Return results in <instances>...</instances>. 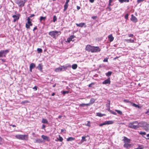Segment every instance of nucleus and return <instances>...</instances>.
<instances>
[{
	"instance_id": "38",
	"label": "nucleus",
	"mask_w": 149,
	"mask_h": 149,
	"mask_svg": "<svg viewBox=\"0 0 149 149\" xmlns=\"http://www.w3.org/2000/svg\"><path fill=\"white\" fill-rule=\"evenodd\" d=\"M29 102L28 100H25L24 101H22L21 102V104H24L25 103H29Z\"/></svg>"
},
{
	"instance_id": "41",
	"label": "nucleus",
	"mask_w": 149,
	"mask_h": 149,
	"mask_svg": "<svg viewBox=\"0 0 149 149\" xmlns=\"http://www.w3.org/2000/svg\"><path fill=\"white\" fill-rule=\"evenodd\" d=\"M46 19L45 17H43L42 16H41L40 17V21H42V20H45Z\"/></svg>"
},
{
	"instance_id": "40",
	"label": "nucleus",
	"mask_w": 149,
	"mask_h": 149,
	"mask_svg": "<svg viewBox=\"0 0 149 149\" xmlns=\"http://www.w3.org/2000/svg\"><path fill=\"white\" fill-rule=\"evenodd\" d=\"M69 91H63L62 92V94L63 95H65V94H68L69 93Z\"/></svg>"
},
{
	"instance_id": "8",
	"label": "nucleus",
	"mask_w": 149,
	"mask_h": 149,
	"mask_svg": "<svg viewBox=\"0 0 149 149\" xmlns=\"http://www.w3.org/2000/svg\"><path fill=\"white\" fill-rule=\"evenodd\" d=\"M114 123L113 121L112 120H109L107 121H105L102 123L100 124L99 125V126L100 127L104 125H106L111 124Z\"/></svg>"
},
{
	"instance_id": "57",
	"label": "nucleus",
	"mask_w": 149,
	"mask_h": 149,
	"mask_svg": "<svg viewBox=\"0 0 149 149\" xmlns=\"http://www.w3.org/2000/svg\"><path fill=\"white\" fill-rule=\"evenodd\" d=\"M45 127V126L44 125H42V129H44Z\"/></svg>"
},
{
	"instance_id": "30",
	"label": "nucleus",
	"mask_w": 149,
	"mask_h": 149,
	"mask_svg": "<svg viewBox=\"0 0 149 149\" xmlns=\"http://www.w3.org/2000/svg\"><path fill=\"white\" fill-rule=\"evenodd\" d=\"M77 65L76 64H74L72 65V68L73 69H75L77 68Z\"/></svg>"
},
{
	"instance_id": "31",
	"label": "nucleus",
	"mask_w": 149,
	"mask_h": 149,
	"mask_svg": "<svg viewBox=\"0 0 149 149\" xmlns=\"http://www.w3.org/2000/svg\"><path fill=\"white\" fill-rule=\"evenodd\" d=\"M131 104H132V106L134 107H137L139 108H140V106H139V105H138L137 104H136L135 103H133L132 102Z\"/></svg>"
},
{
	"instance_id": "52",
	"label": "nucleus",
	"mask_w": 149,
	"mask_h": 149,
	"mask_svg": "<svg viewBox=\"0 0 149 149\" xmlns=\"http://www.w3.org/2000/svg\"><path fill=\"white\" fill-rule=\"evenodd\" d=\"M38 87L37 86H35L33 88V89L35 90L36 91L37 90V89Z\"/></svg>"
},
{
	"instance_id": "24",
	"label": "nucleus",
	"mask_w": 149,
	"mask_h": 149,
	"mask_svg": "<svg viewBox=\"0 0 149 149\" xmlns=\"http://www.w3.org/2000/svg\"><path fill=\"white\" fill-rule=\"evenodd\" d=\"M42 122L43 123L48 124V121L46 119L43 118L42 120Z\"/></svg>"
},
{
	"instance_id": "25",
	"label": "nucleus",
	"mask_w": 149,
	"mask_h": 149,
	"mask_svg": "<svg viewBox=\"0 0 149 149\" xmlns=\"http://www.w3.org/2000/svg\"><path fill=\"white\" fill-rule=\"evenodd\" d=\"M107 101L109 102V103L106 104V107H107L108 109L109 110L110 101L109 100H108Z\"/></svg>"
},
{
	"instance_id": "26",
	"label": "nucleus",
	"mask_w": 149,
	"mask_h": 149,
	"mask_svg": "<svg viewBox=\"0 0 149 149\" xmlns=\"http://www.w3.org/2000/svg\"><path fill=\"white\" fill-rule=\"evenodd\" d=\"M97 115L99 117H102L105 116V114H102L101 113L99 112L96 113Z\"/></svg>"
},
{
	"instance_id": "5",
	"label": "nucleus",
	"mask_w": 149,
	"mask_h": 149,
	"mask_svg": "<svg viewBox=\"0 0 149 149\" xmlns=\"http://www.w3.org/2000/svg\"><path fill=\"white\" fill-rule=\"evenodd\" d=\"M27 22L26 23L25 25L27 29H30V26H32L33 25L31 22L32 20H31L29 17H28L27 19Z\"/></svg>"
},
{
	"instance_id": "17",
	"label": "nucleus",
	"mask_w": 149,
	"mask_h": 149,
	"mask_svg": "<svg viewBox=\"0 0 149 149\" xmlns=\"http://www.w3.org/2000/svg\"><path fill=\"white\" fill-rule=\"evenodd\" d=\"M132 145L131 144H129L127 143H125L123 145V146L126 148H128L131 147Z\"/></svg>"
},
{
	"instance_id": "50",
	"label": "nucleus",
	"mask_w": 149,
	"mask_h": 149,
	"mask_svg": "<svg viewBox=\"0 0 149 149\" xmlns=\"http://www.w3.org/2000/svg\"><path fill=\"white\" fill-rule=\"evenodd\" d=\"M95 84V83H92L90 84H89L88 85V87H92V85H94Z\"/></svg>"
},
{
	"instance_id": "47",
	"label": "nucleus",
	"mask_w": 149,
	"mask_h": 149,
	"mask_svg": "<svg viewBox=\"0 0 149 149\" xmlns=\"http://www.w3.org/2000/svg\"><path fill=\"white\" fill-rule=\"evenodd\" d=\"M3 141V139L0 136V144H2Z\"/></svg>"
},
{
	"instance_id": "21",
	"label": "nucleus",
	"mask_w": 149,
	"mask_h": 149,
	"mask_svg": "<svg viewBox=\"0 0 149 149\" xmlns=\"http://www.w3.org/2000/svg\"><path fill=\"white\" fill-rule=\"evenodd\" d=\"M86 136H82L81 138L82 139L81 140L80 142V143H79V144H81V143H82L84 141H86Z\"/></svg>"
},
{
	"instance_id": "62",
	"label": "nucleus",
	"mask_w": 149,
	"mask_h": 149,
	"mask_svg": "<svg viewBox=\"0 0 149 149\" xmlns=\"http://www.w3.org/2000/svg\"><path fill=\"white\" fill-rule=\"evenodd\" d=\"M129 0H125L124 1V2H129Z\"/></svg>"
},
{
	"instance_id": "15",
	"label": "nucleus",
	"mask_w": 149,
	"mask_h": 149,
	"mask_svg": "<svg viewBox=\"0 0 149 149\" xmlns=\"http://www.w3.org/2000/svg\"><path fill=\"white\" fill-rule=\"evenodd\" d=\"M76 25L77 26L82 27L84 26L85 27H86V26L85 25V24L84 23H81L79 24L76 23Z\"/></svg>"
},
{
	"instance_id": "28",
	"label": "nucleus",
	"mask_w": 149,
	"mask_h": 149,
	"mask_svg": "<svg viewBox=\"0 0 149 149\" xmlns=\"http://www.w3.org/2000/svg\"><path fill=\"white\" fill-rule=\"evenodd\" d=\"M127 42H131V43H133L134 42V40H132V39H126L125 40Z\"/></svg>"
},
{
	"instance_id": "59",
	"label": "nucleus",
	"mask_w": 149,
	"mask_h": 149,
	"mask_svg": "<svg viewBox=\"0 0 149 149\" xmlns=\"http://www.w3.org/2000/svg\"><path fill=\"white\" fill-rule=\"evenodd\" d=\"M94 0H89V1L91 3H93L94 2Z\"/></svg>"
},
{
	"instance_id": "34",
	"label": "nucleus",
	"mask_w": 149,
	"mask_h": 149,
	"mask_svg": "<svg viewBox=\"0 0 149 149\" xmlns=\"http://www.w3.org/2000/svg\"><path fill=\"white\" fill-rule=\"evenodd\" d=\"M95 100L94 98H91L90 100V102L92 104L95 102Z\"/></svg>"
},
{
	"instance_id": "44",
	"label": "nucleus",
	"mask_w": 149,
	"mask_h": 149,
	"mask_svg": "<svg viewBox=\"0 0 149 149\" xmlns=\"http://www.w3.org/2000/svg\"><path fill=\"white\" fill-rule=\"evenodd\" d=\"M139 134L142 135H145L146 134L145 132H140L139 133Z\"/></svg>"
},
{
	"instance_id": "37",
	"label": "nucleus",
	"mask_w": 149,
	"mask_h": 149,
	"mask_svg": "<svg viewBox=\"0 0 149 149\" xmlns=\"http://www.w3.org/2000/svg\"><path fill=\"white\" fill-rule=\"evenodd\" d=\"M37 51L38 53H41L42 52V49L40 48H38L37 49Z\"/></svg>"
},
{
	"instance_id": "18",
	"label": "nucleus",
	"mask_w": 149,
	"mask_h": 149,
	"mask_svg": "<svg viewBox=\"0 0 149 149\" xmlns=\"http://www.w3.org/2000/svg\"><path fill=\"white\" fill-rule=\"evenodd\" d=\"M41 137L44 140L48 141L50 140L49 137L47 136H45L43 135H42Z\"/></svg>"
},
{
	"instance_id": "51",
	"label": "nucleus",
	"mask_w": 149,
	"mask_h": 149,
	"mask_svg": "<svg viewBox=\"0 0 149 149\" xmlns=\"http://www.w3.org/2000/svg\"><path fill=\"white\" fill-rule=\"evenodd\" d=\"M108 58H106L104 59L103 61L104 62H107L108 61Z\"/></svg>"
},
{
	"instance_id": "64",
	"label": "nucleus",
	"mask_w": 149,
	"mask_h": 149,
	"mask_svg": "<svg viewBox=\"0 0 149 149\" xmlns=\"http://www.w3.org/2000/svg\"><path fill=\"white\" fill-rule=\"evenodd\" d=\"M1 60L3 62H5L6 61L4 59H1Z\"/></svg>"
},
{
	"instance_id": "54",
	"label": "nucleus",
	"mask_w": 149,
	"mask_h": 149,
	"mask_svg": "<svg viewBox=\"0 0 149 149\" xmlns=\"http://www.w3.org/2000/svg\"><path fill=\"white\" fill-rule=\"evenodd\" d=\"M86 104V106H90L91 104L90 103V102L89 103H88V104Z\"/></svg>"
},
{
	"instance_id": "60",
	"label": "nucleus",
	"mask_w": 149,
	"mask_h": 149,
	"mask_svg": "<svg viewBox=\"0 0 149 149\" xmlns=\"http://www.w3.org/2000/svg\"><path fill=\"white\" fill-rule=\"evenodd\" d=\"M77 10H79L80 8V7L79 6H77Z\"/></svg>"
},
{
	"instance_id": "6",
	"label": "nucleus",
	"mask_w": 149,
	"mask_h": 149,
	"mask_svg": "<svg viewBox=\"0 0 149 149\" xmlns=\"http://www.w3.org/2000/svg\"><path fill=\"white\" fill-rule=\"evenodd\" d=\"M9 50L6 49L5 50H1L0 51V57H6V54L9 52Z\"/></svg>"
},
{
	"instance_id": "56",
	"label": "nucleus",
	"mask_w": 149,
	"mask_h": 149,
	"mask_svg": "<svg viewBox=\"0 0 149 149\" xmlns=\"http://www.w3.org/2000/svg\"><path fill=\"white\" fill-rule=\"evenodd\" d=\"M34 15L33 14H31L29 17H29V19H30V18H31L32 17L34 16Z\"/></svg>"
},
{
	"instance_id": "10",
	"label": "nucleus",
	"mask_w": 149,
	"mask_h": 149,
	"mask_svg": "<svg viewBox=\"0 0 149 149\" xmlns=\"http://www.w3.org/2000/svg\"><path fill=\"white\" fill-rule=\"evenodd\" d=\"M20 15L19 14H17V15H14L12 17L14 18L13 22H15L17 20L19 19V18Z\"/></svg>"
},
{
	"instance_id": "39",
	"label": "nucleus",
	"mask_w": 149,
	"mask_h": 149,
	"mask_svg": "<svg viewBox=\"0 0 149 149\" xmlns=\"http://www.w3.org/2000/svg\"><path fill=\"white\" fill-rule=\"evenodd\" d=\"M57 20V17L56 15H54L53 17V22H55Z\"/></svg>"
},
{
	"instance_id": "55",
	"label": "nucleus",
	"mask_w": 149,
	"mask_h": 149,
	"mask_svg": "<svg viewBox=\"0 0 149 149\" xmlns=\"http://www.w3.org/2000/svg\"><path fill=\"white\" fill-rule=\"evenodd\" d=\"M121 3H123V2H124V1L125 0H118Z\"/></svg>"
},
{
	"instance_id": "1",
	"label": "nucleus",
	"mask_w": 149,
	"mask_h": 149,
	"mask_svg": "<svg viewBox=\"0 0 149 149\" xmlns=\"http://www.w3.org/2000/svg\"><path fill=\"white\" fill-rule=\"evenodd\" d=\"M148 125L146 122H142L138 123L137 121H136L129 123L128 125V127L131 128L136 129L139 128V127H144Z\"/></svg>"
},
{
	"instance_id": "46",
	"label": "nucleus",
	"mask_w": 149,
	"mask_h": 149,
	"mask_svg": "<svg viewBox=\"0 0 149 149\" xmlns=\"http://www.w3.org/2000/svg\"><path fill=\"white\" fill-rule=\"evenodd\" d=\"M79 106L80 107H84L86 106L85 104H81L79 105Z\"/></svg>"
},
{
	"instance_id": "36",
	"label": "nucleus",
	"mask_w": 149,
	"mask_h": 149,
	"mask_svg": "<svg viewBox=\"0 0 149 149\" xmlns=\"http://www.w3.org/2000/svg\"><path fill=\"white\" fill-rule=\"evenodd\" d=\"M143 146L142 145H140L138 146V148H135L134 149H143Z\"/></svg>"
},
{
	"instance_id": "13",
	"label": "nucleus",
	"mask_w": 149,
	"mask_h": 149,
	"mask_svg": "<svg viewBox=\"0 0 149 149\" xmlns=\"http://www.w3.org/2000/svg\"><path fill=\"white\" fill-rule=\"evenodd\" d=\"M111 83L110 78H108L107 79L105 80L102 82L103 84H110Z\"/></svg>"
},
{
	"instance_id": "4",
	"label": "nucleus",
	"mask_w": 149,
	"mask_h": 149,
	"mask_svg": "<svg viewBox=\"0 0 149 149\" xmlns=\"http://www.w3.org/2000/svg\"><path fill=\"white\" fill-rule=\"evenodd\" d=\"M26 2L25 0H17L15 1V3L20 7L24 6Z\"/></svg>"
},
{
	"instance_id": "49",
	"label": "nucleus",
	"mask_w": 149,
	"mask_h": 149,
	"mask_svg": "<svg viewBox=\"0 0 149 149\" xmlns=\"http://www.w3.org/2000/svg\"><path fill=\"white\" fill-rule=\"evenodd\" d=\"M110 111L113 114H114V115H116V113L114 112L113 111H112V110H110Z\"/></svg>"
},
{
	"instance_id": "35",
	"label": "nucleus",
	"mask_w": 149,
	"mask_h": 149,
	"mask_svg": "<svg viewBox=\"0 0 149 149\" xmlns=\"http://www.w3.org/2000/svg\"><path fill=\"white\" fill-rule=\"evenodd\" d=\"M115 111L116 112H117V113L118 114H120V115H122V114H123V113H122V112L121 111H120V110H118L116 109V110H115Z\"/></svg>"
},
{
	"instance_id": "20",
	"label": "nucleus",
	"mask_w": 149,
	"mask_h": 149,
	"mask_svg": "<svg viewBox=\"0 0 149 149\" xmlns=\"http://www.w3.org/2000/svg\"><path fill=\"white\" fill-rule=\"evenodd\" d=\"M108 38L110 42L112 41L114 39V37L113 36L112 34L109 35L108 36Z\"/></svg>"
},
{
	"instance_id": "12",
	"label": "nucleus",
	"mask_w": 149,
	"mask_h": 149,
	"mask_svg": "<svg viewBox=\"0 0 149 149\" xmlns=\"http://www.w3.org/2000/svg\"><path fill=\"white\" fill-rule=\"evenodd\" d=\"M36 67V65L33 63H31L29 66V71L30 72H32V70L34 68Z\"/></svg>"
},
{
	"instance_id": "2",
	"label": "nucleus",
	"mask_w": 149,
	"mask_h": 149,
	"mask_svg": "<svg viewBox=\"0 0 149 149\" xmlns=\"http://www.w3.org/2000/svg\"><path fill=\"white\" fill-rule=\"evenodd\" d=\"M61 33V32L60 31H54L49 32V34L53 38L56 39V38Z\"/></svg>"
},
{
	"instance_id": "61",
	"label": "nucleus",
	"mask_w": 149,
	"mask_h": 149,
	"mask_svg": "<svg viewBox=\"0 0 149 149\" xmlns=\"http://www.w3.org/2000/svg\"><path fill=\"white\" fill-rule=\"evenodd\" d=\"M97 17L96 16H93L92 17L93 19H95Z\"/></svg>"
},
{
	"instance_id": "19",
	"label": "nucleus",
	"mask_w": 149,
	"mask_h": 149,
	"mask_svg": "<svg viewBox=\"0 0 149 149\" xmlns=\"http://www.w3.org/2000/svg\"><path fill=\"white\" fill-rule=\"evenodd\" d=\"M37 68L40 71H42V64L40 63L39 64L38 66L37 67Z\"/></svg>"
},
{
	"instance_id": "16",
	"label": "nucleus",
	"mask_w": 149,
	"mask_h": 149,
	"mask_svg": "<svg viewBox=\"0 0 149 149\" xmlns=\"http://www.w3.org/2000/svg\"><path fill=\"white\" fill-rule=\"evenodd\" d=\"M123 140L124 143H130L131 141L130 139L127 138L125 136L123 137Z\"/></svg>"
},
{
	"instance_id": "48",
	"label": "nucleus",
	"mask_w": 149,
	"mask_h": 149,
	"mask_svg": "<svg viewBox=\"0 0 149 149\" xmlns=\"http://www.w3.org/2000/svg\"><path fill=\"white\" fill-rule=\"evenodd\" d=\"M125 18L126 19H127L128 18V14H126L125 16Z\"/></svg>"
},
{
	"instance_id": "43",
	"label": "nucleus",
	"mask_w": 149,
	"mask_h": 149,
	"mask_svg": "<svg viewBox=\"0 0 149 149\" xmlns=\"http://www.w3.org/2000/svg\"><path fill=\"white\" fill-rule=\"evenodd\" d=\"M87 123L85 125H86L88 126V127H90L91 126V123L89 121H87Z\"/></svg>"
},
{
	"instance_id": "3",
	"label": "nucleus",
	"mask_w": 149,
	"mask_h": 149,
	"mask_svg": "<svg viewBox=\"0 0 149 149\" xmlns=\"http://www.w3.org/2000/svg\"><path fill=\"white\" fill-rule=\"evenodd\" d=\"M15 137L19 139L24 140L27 141L28 139L29 136L28 135H21V134H17L15 136Z\"/></svg>"
},
{
	"instance_id": "33",
	"label": "nucleus",
	"mask_w": 149,
	"mask_h": 149,
	"mask_svg": "<svg viewBox=\"0 0 149 149\" xmlns=\"http://www.w3.org/2000/svg\"><path fill=\"white\" fill-rule=\"evenodd\" d=\"M112 74V72L111 71H109L108 72L106 73V75L108 77L110 76Z\"/></svg>"
},
{
	"instance_id": "11",
	"label": "nucleus",
	"mask_w": 149,
	"mask_h": 149,
	"mask_svg": "<svg viewBox=\"0 0 149 149\" xmlns=\"http://www.w3.org/2000/svg\"><path fill=\"white\" fill-rule=\"evenodd\" d=\"M131 20L135 23L136 22L138 21L137 18L133 14L131 15Z\"/></svg>"
},
{
	"instance_id": "42",
	"label": "nucleus",
	"mask_w": 149,
	"mask_h": 149,
	"mask_svg": "<svg viewBox=\"0 0 149 149\" xmlns=\"http://www.w3.org/2000/svg\"><path fill=\"white\" fill-rule=\"evenodd\" d=\"M123 101L125 103H130L131 104H132V102H130L129 100H124Z\"/></svg>"
},
{
	"instance_id": "9",
	"label": "nucleus",
	"mask_w": 149,
	"mask_h": 149,
	"mask_svg": "<svg viewBox=\"0 0 149 149\" xmlns=\"http://www.w3.org/2000/svg\"><path fill=\"white\" fill-rule=\"evenodd\" d=\"M92 46L90 45H88L86 46L85 49L88 52H91Z\"/></svg>"
},
{
	"instance_id": "32",
	"label": "nucleus",
	"mask_w": 149,
	"mask_h": 149,
	"mask_svg": "<svg viewBox=\"0 0 149 149\" xmlns=\"http://www.w3.org/2000/svg\"><path fill=\"white\" fill-rule=\"evenodd\" d=\"M58 140L60 142H62L63 141V138L60 135H59L58 138H57Z\"/></svg>"
},
{
	"instance_id": "27",
	"label": "nucleus",
	"mask_w": 149,
	"mask_h": 149,
	"mask_svg": "<svg viewBox=\"0 0 149 149\" xmlns=\"http://www.w3.org/2000/svg\"><path fill=\"white\" fill-rule=\"evenodd\" d=\"M68 4L65 3L64 6V9H63V11H65L68 7Z\"/></svg>"
},
{
	"instance_id": "22",
	"label": "nucleus",
	"mask_w": 149,
	"mask_h": 149,
	"mask_svg": "<svg viewBox=\"0 0 149 149\" xmlns=\"http://www.w3.org/2000/svg\"><path fill=\"white\" fill-rule=\"evenodd\" d=\"M62 69H63V68H60V67L58 68H56L55 69V71L56 72H59L60 71H61L62 70Z\"/></svg>"
},
{
	"instance_id": "23",
	"label": "nucleus",
	"mask_w": 149,
	"mask_h": 149,
	"mask_svg": "<svg viewBox=\"0 0 149 149\" xmlns=\"http://www.w3.org/2000/svg\"><path fill=\"white\" fill-rule=\"evenodd\" d=\"M75 139L74 138L72 137H69L67 138V141H71L73 140H74Z\"/></svg>"
},
{
	"instance_id": "53",
	"label": "nucleus",
	"mask_w": 149,
	"mask_h": 149,
	"mask_svg": "<svg viewBox=\"0 0 149 149\" xmlns=\"http://www.w3.org/2000/svg\"><path fill=\"white\" fill-rule=\"evenodd\" d=\"M133 35L132 34H130L128 35V36L129 37H133Z\"/></svg>"
},
{
	"instance_id": "14",
	"label": "nucleus",
	"mask_w": 149,
	"mask_h": 149,
	"mask_svg": "<svg viewBox=\"0 0 149 149\" xmlns=\"http://www.w3.org/2000/svg\"><path fill=\"white\" fill-rule=\"evenodd\" d=\"M75 36L74 35H72L70 36V37L67 39V42L69 43L71 41H73L72 39H73Z\"/></svg>"
},
{
	"instance_id": "63",
	"label": "nucleus",
	"mask_w": 149,
	"mask_h": 149,
	"mask_svg": "<svg viewBox=\"0 0 149 149\" xmlns=\"http://www.w3.org/2000/svg\"><path fill=\"white\" fill-rule=\"evenodd\" d=\"M69 1L70 0H66V2H65V3L68 4V3L69 2Z\"/></svg>"
},
{
	"instance_id": "29",
	"label": "nucleus",
	"mask_w": 149,
	"mask_h": 149,
	"mask_svg": "<svg viewBox=\"0 0 149 149\" xmlns=\"http://www.w3.org/2000/svg\"><path fill=\"white\" fill-rule=\"evenodd\" d=\"M35 142L41 143L42 142V141L41 139H37L36 140V141Z\"/></svg>"
},
{
	"instance_id": "58",
	"label": "nucleus",
	"mask_w": 149,
	"mask_h": 149,
	"mask_svg": "<svg viewBox=\"0 0 149 149\" xmlns=\"http://www.w3.org/2000/svg\"><path fill=\"white\" fill-rule=\"evenodd\" d=\"M37 29V26H35L33 28V31H34L35 30H36Z\"/></svg>"
},
{
	"instance_id": "45",
	"label": "nucleus",
	"mask_w": 149,
	"mask_h": 149,
	"mask_svg": "<svg viewBox=\"0 0 149 149\" xmlns=\"http://www.w3.org/2000/svg\"><path fill=\"white\" fill-rule=\"evenodd\" d=\"M144 127H146V128H144V130L146 131H148V130H149V128H148V127H149V126H148H148H145Z\"/></svg>"
},
{
	"instance_id": "7",
	"label": "nucleus",
	"mask_w": 149,
	"mask_h": 149,
	"mask_svg": "<svg viewBox=\"0 0 149 149\" xmlns=\"http://www.w3.org/2000/svg\"><path fill=\"white\" fill-rule=\"evenodd\" d=\"M92 53H96L99 52L101 50L100 48L98 46H92Z\"/></svg>"
}]
</instances>
